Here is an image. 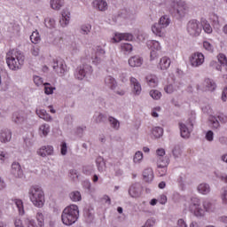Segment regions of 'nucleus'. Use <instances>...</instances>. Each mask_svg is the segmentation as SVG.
Wrapping results in <instances>:
<instances>
[{
    "label": "nucleus",
    "instance_id": "1",
    "mask_svg": "<svg viewBox=\"0 0 227 227\" xmlns=\"http://www.w3.org/2000/svg\"><path fill=\"white\" fill-rule=\"evenodd\" d=\"M203 207H201V200L197 197H192L189 205V212L193 214L198 219H203L207 215V212L212 213L215 212L216 207L215 202L210 200H205L202 202Z\"/></svg>",
    "mask_w": 227,
    "mask_h": 227
},
{
    "label": "nucleus",
    "instance_id": "2",
    "mask_svg": "<svg viewBox=\"0 0 227 227\" xmlns=\"http://www.w3.org/2000/svg\"><path fill=\"white\" fill-rule=\"evenodd\" d=\"M5 60L10 70L17 72L24 67V61H26V56L24 52L20 50L12 49L7 51Z\"/></svg>",
    "mask_w": 227,
    "mask_h": 227
},
{
    "label": "nucleus",
    "instance_id": "3",
    "mask_svg": "<svg viewBox=\"0 0 227 227\" xmlns=\"http://www.w3.org/2000/svg\"><path fill=\"white\" fill-rule=\"evenodd\" d=\"M28 198L34 207L36 208H43L45 205V192L42 186L32 185L28 189Z\"/></svg>",
    "mask_w": 227,
    "mask_h": 227
},
{
    "label": "nucleus",
    "instance_id": "4",
    "mask_svg": "<svg viewBox=\"0 0 227 227\" xmlns=\"http://www.w3.org/2000/svg\"><path fill=\"white\" fill-rule=\"evenodd\" d=\"M79 219V207L75 204H71L65 207L61 214V221L66 226L75 224Z\"/></svg>",
    "mask_w": 227,
    "mask_h": 227
},
{
    "label": "nucleus",
    "instance_id": "5",
    "mask_svg": "<svg viewBox=\"0 0 227 227\" xmlns=\"http://www.w3.org/2000/svg\"><path fill=\"white\" fill-rule=\"evenodd\" d=\"M168 12L176 17V19H184L185 15H187V12H189V7L187 6V3L185 1L179 0L178 2L172 1L167 6Z\"/></svg>",
    "mask_w": 227,
    "mask_h": 227
},
{
    "label": "nucleus",
    "instance_id": "6",
    "mask_svg": "<svg viewBox=\"0 0 227 227\" xmlns=\"http://www.w3.org/2000/svg\"><path fill=\"white\" fill-rule=\"evenodd\" d=\"M93 68L88 64H82L79 66L74 71V78L78 81H82L86 77L87 74H91Z\"/></svg>",
    "mask_w": 227,
    "mask_h": 227
},
{
    "label": "nucleus",
    "instance_id": "7",
    "mask_svg": "<svg viewBox=\"0 0 227 227\" xmlns=\"http://www.w3.org/2000/svg\"><path fill=\"white\" fill-rule=\"evenodd\" d=\"M187 33L191 36H200L201 35V25L200 21L192 20L187 23Z\"/></svg>",
    "mask_w": 227,
    "mask_h": 227
},
{
    "label": "nucleus",
    "instance_id": "8",
    "mask_svg": "<svg viewBox=\"0 0 227 227\" xmlns=\"http://www.w3.org/2000/svg\"><path fill=\"white\" fill-rule=\"evenodd\" d=\"M189 62L191 67L198 68L205 63V55L200 51L194 52L190 56Z\"/></svg>",
    "mask_w": 227,
    "mask_h": 227
},
{
    "label": "nucleus",
    "instance_id": "9",
    "mask_svg": "<svg viewBox=\"0 0 227 227\" xmlns=\"http://www.w3.org/2000/svg\"><path fill=\"white\" fill-rule=\"evenodd\" d=\"M168 166H169V158L168 156L157 158V168L160 171V176H164L166 175V171H168Z\"/></svg>",
    "mask_w": 227,
    "mask_h": 227
},
{
    "label": "nucleus",
    "instance_id": "10",
    "mask_svg": "<svg viewBox=\"0 0 227 227\" xmlns=\"http://www.w3.org/2000/svg\"><path fill=\"white\" fill-rule=\"evenodd\" d=\"M52 68L58 75L63 77L65 75V72H67V65L63 63V60H56L53 62Z\"/></svg>",
    "mask_w": 227,
    "mask_h": 227
},
{
    "label": "nucleus",
    "instance_id": "11",
    "mask_svg": "<svg viewBox=\"0 0 227 227\" xmlns=\"http://www.w3.org/2000/svg\"><path fill=\"white\" fill-rule=\"evenodd\" d=\"M27 120V115L24 112H15L12 114V121L16 125H22Z\"/></svg>",
    "mask_w": 227,
    "mask_h": 227
},
{
    "label": "nucleus",
    "instance_id": "12",
    "mask_svg": "<svg viewBox=\"0 0 227 227\" xmlns=\"http://www.w3.org/2000/svg\"><path fill=\"white\" fill-rule=\"evenodd\" d=\"M11 173L15 176V178H22L24 176V172L22 171V167L20 163L14 161L12 164Z\"/></svg>",
    "mask_w": 227,
    "mask_h": 227
},
{
    "label": "nucleus",
    "instance_id": "13",
    "mask_svg": "<svg viewBox=\"0 0 227 227\" xmlns=\"http://www.w3.org/2000/svg\"><path fill=\"white\" fill-rule=\"evenodd\" d=\"M40 157H47L54 153V147L52 145H43L36 151Z\"/></svg>",
    "mask_w": 227,
    "mask_h": 227
},
{
    "label": "nucleus",
    "instance_id": "14",
    "mask_svg": "<svg viewBox=\"0 0 227 227\" xmlns=\"http://www.w3.org/2000/svg\"><path fill=\"white\" fill-rule=\"evenodd\" d=\"M215 88H217L215 82L210 78H207L202 83L201 90L202 91H215Z\"/></svg>",
    "mask_w": 227,
    "mask_h": 227
},
{
    "label": "nucleus",
    "instance_id": "15",
    "mask_svg": "<svg viewBox=\"0 0 227 227\" xmlns=\"http://www.w3.org/2000/svg\"><path fill=\"white\" fill-rule=\"evenodd\" d=\"M12 141V130L4 129L0 130V143H10Z\"/></svg>",
    "mask_w": 227,
    "mask_h": 227
},
{
    "label": "nucleus",
    "instance_id": "16",
    "mask_svg": "<svg viewBox=\"0 0 227 227\" xmlns=\"http://www.w3.org/2000/svg\"><path fill=\"white\" fill-rule=\"evenodd\" d=\"M128 192L130 198H139V196H141V185L138 184H132Z\"/></svg>",
    "mask_w": 227,
    "mask_h": 227
},
{
    "label": "nucleus",
    "instance_id": "17",
    "mask_svg": "<svg viewBox=\"0 0 227 227\" xmlns=\"http://www.w3.org/2000/svg\"><path fill=\"white\" fill-rule=\"evenodd\" d=\"M100 56H106V50H104L102 47H98L96 56L91 57L92 63H94V65H100V63H102V59Z\"/></svg>",
    "mask_w": 227,
    "mask_h": 227
},
{
    "label": "nucleus",
    "instance_id": "18",
    "mask_svg": "<svg viewBox=\"0 0 227 227\" xmlns=\"http://www.w3.org/2000/svg\"><path fill=\"white\" fill-rule=\"evenodd\" d=\"M169 67H171V59H169V57L165 56L160 59L158 63L159 70H168Z\"/></svg>",
    "mask_w": 227,
    "mask_h": 227
},
{
    "label": "nucleus",
    "instance_id": "19",
    "mask_svg": "<svg viewBox=\"0 0 227 227\" xmlns=\"http://www.w3.org/2000/svg\"><path fill=\"white\" fill-rule=\"evenodd\" d=\"M92 6L98 12H106L108 8L107 2L106 0H94Z\"/></svg>",
    "mask_w": 227,
    "mask_h": 227
},
{
    "label": "nucleus",
    "instance_id": "20",
    "mask_svg": "<svg viewBox=\"0 0 227 227\" xmlns=\"http://www.w3.org/2000/svg\"><path fill=\"white\" fill-rule=\"evenodd\" d=\"M151 29L153 35H155L156 36L162 37L166 35V28L164 27H161L159 23H154L152 26Z\"/></svg>",
    "mask_w": 227,
    "mask_h": 227
},
{
    "label": "nucleus",
    "instance_id": "21",
    "mask_svg": "<svg viewBox=\"0 0 227 227\" xmlns=\"http://www.w3.org/2000/svg\"><path fill=\"white\" fill-rule=\"evenodd\" d=\"M197 191L199 194H202V196H207V194H210L212 188H210V184L207 183H201L197 186Z\"/></svg>",
    "mask_w": 227,
    "mask_h": 227
},
{
    "label": "nucleus",
    "instance_id": "22",
    "mask_svg": "<svg viewBox=\"0 0 227 227\" xmlns=\"http://www.w3.org/2000/svg\"><path fill=\"white\" fill-rule=\"evenodd\" d=\"M129 81H130V84L133 89V93L135 95H141L142 88H141V83L139 82V81H137V79H136L134 77H131Z\"/></svg>",
    "mask_w": 227,
    "mask_h": 227
},
{
    "label": "nucleus",
    "instance_id": "23",
    "mask_svg": "<svg viewBox=\"0 0 227 227\" xmlns=\"http://www.w3.org/2000/svg\"><path fill=\"white\" fill-rule=\"evenodd\" d=\"M146 83L150 88H157L159 86V78L154 74H148L145 77Z\"/></svg>",
    "mask_w": 227,
    "mask_h": 227
},
{
    "label": "nucleus",
    "instance_id": "24",
    "mask_svg": "<svg viewBox=\"0 0 227 227\" xmlns=\"http://www.w3.org/2000/svg\"><path fill=\"white\" fill-rule=\"evenodd\" d=\"M129 67L135 68L136 67H141L143 65V59L139 56H133L129 59L128 61Z\"/></svg>",
    "mask_w": 227,
    "mask_h": 227
},
{
    "label": "nucleus",
    "instance_id": "25",
    "mask_svg": "<svg viewBox=\"0 0 227 227\" xmlns=\"http://www.w3.org/2000/svg\"><path fill=\"white\" fill-rule=\"evenodd\" d=\"M51 132V126L47 123H43L39 126L38 134L41 137H47Z\"/></svg>",
    "mask_w": 227,
    "mask_h": 227
},
{
    "label": "nucleus",
    "instance_id": "26",
    "mask_svg": "<svg viewBox=\"0 0 227 227\" xmlns=\"http://www.w3.org/2000/svg\"><path fill=\"white\" fill-rule=\"evenodd\" d=\"M59 23L62 27H67L70 24V12L67 10L62 11V19L59 20Z\"/></svg>",
    "mask_w": 227,
    "mask_h": 227
},
{
    "label": "nucleus",
    "instance_id": "27",
    "mask_svg": "<svg viewBox=\"0 0 227 227\" xmlns=\"http://www.w3.org/2000/svg\"><path fill=\"white\" fill-rule=\"evenodd\" d=\"M209 21L212 24L213 27L219 29L221 27V23L219 21V15L215 12H211L209 14Z\"/></svg>",
    "mask_w": 227,
    "mask_h": 227
},
{
    "label": "nucleus",
    "instance_id": "28",
    "mask_svg": "<svg viewBox=\"0 0 227 227\" xmlns=\"http://www.w3.org/2000/svg\"><path fill=\"white\" fill-rule=\"evenodd\" d=\"M35 114L44 121H52V116L45 109L35 110Z\"/></svg>",
    "mask_w": 227,
    "mask_h": 227
},
{
    "label": "nucleus",
    "instance_id": "29",
    "mask_svg": "<svg viewBox=\"0 0 227 227\" xmlns=\"http://www.w3.org/2000/svg\"><path fill=\"white\" fill-rule=\"evenodd\" d=\"M65 4V0H51L50 5L52 10H55L56 12H59L61 8H63V5Z\"/></svg>",
    "mask_w": 227,
    "mask_h": 227
},
{
    "label": "nucleus",
    "instance_id": "30",
    "mask_svg": "<svg viewBox=\"0 0 227 227\" xmlns=\"http://www.w3.org/2000/svg\"><path fill=\"white\" fill-rule=\"evenodd\" d=\"M105 84L107 88H110V90H115L117 86L116 80L111 75L105 78Z\"/></svg>",
    "mask_w": 227,
    "mask_h": 227
},
{
    "label": "nucleus",
    "instance_id": "31",
    "mask_svg": "<svg viewBox=\"0 0 227 227\" xmlns=\"http://www.w3.org/2000/svg\"><path fill=\"white\" fill-rule=\"evenodd\" d=\"M179 129L181 132V137H183L184 139H187L191 136V130L187 127V125L180 122L179 123Z\"/></svg>",
    "mask_w": 227,
    "mask_h": 227
},
{
    "label": "nucleus",
    "instance_id": "32",
    "mask_svg": "<svg viewBox=\"0 0 227 227\" xmlns=\"http://www.w3.org/2000/svg\"><path fill=\"white\" fill-rule=\"evenodd\" d=\"M143 176L145 182L150 184V182L153 181V170L152 168H146L143 172Z\"/></svg>",
    "mask_w": 227,
    "mask_h": 227
},
{
    "label": "nucleus",
    "instance_id": "33",
    "mask_svg": "<svg viewBox=\"0 0 227 227\" xmlns=\"http://www.w3.org/2000/svg\"><path fill=\"white\" fill-rule=\"evenodd\" d=\"M134 51V46L131 43H124L121 44V51L125 55L130 54Z\"/></svg>",
    "mask_w": 227,
    "mask_h": 227
},
{
    "label": "nucleus",
    "instance_id": "34",
    "mask_svg": "<svg viewBox=\"0 0 227 227\" xmlns=\"http://www.w3.org/2000/svg\"><path fill=\"white\" fill-rule=\"evenodd\" d=\"M217 59L221 66L217 65L215 69L221 72V70H223V67H224L227 64L226 55L220 53L217 56Z\"/></svg>",
    "mask_w": 227,
    "mask_h": 227
},
{
    "label": "nucleus",
    "instance_id": "35",
    "mask_svg": "<svg viewBox=\"0 0 227 227\" xmlns=\"http://www.w3.org/2000/svg\"><path fill=\"white\" fill-rule=\"evenodd\" d=\"M158 23L166 29L171 24V18L168 15H163L160 18Z\"/></svg>",
    "mask_w": 227,
    "mask_h": 227
},
{
    "label": "nucleus",
    "instance_id": "36",
    "mask_svg": "<svg viewBox=\"0 0 227 227\" xmlns=\"http://www.w3.org/2000/svg\"><path fill=\"white\" fill-rule=\"evenodd\" d=\"M109 125L114 130H120V121L118 119L109 116L108 117Z\"/></svg>",
    "mask_w": 227,
    "mask_h": 227
},
{
    "label": "nucleus",
    "instance_id": "37",
    "mask_svg": "<svg viewBox=\"0 0 227 227\" xmlns=\"http://www.w3.org/2000/svg\"><path fill=\"white\" fill-rule=\"evenodd\" d=\"M147 46L152 49V51H162V46L159 41L152 40L147 42Z\"/></svg>",
    "mask_w": 227,
    "mask_h": 227
},
{
    "label": "nucleus",
    "instance_id": "38",
    "mask_svg": "<svg viewBox=\"0 0 227 227\" xmlns=\"http://www.w3.org/2000/svg\"><path fill=\"white\" fill-rule=\"evenodd\" d=\"M96 164L100 173H104V171H106V161H104V158L102 157L97 158Z\"/></svg>",
    "mask_w": 227,
    "mask_h": 227
},
{
    "label": "nucleus",
    "instance_id": "39",
    "mask_svg": "<svg viewBox=\"0 0 227 227\" xmlns=\"http://www.w3.org/2000/svg\"><path fill=\"white\" fill-rule=\"evenodd\" d=\"M209 123L212 129H217L221 128V122L217 120L216 116H214V115L209 116Z\"/></svg>",
    "mask_w": 227,
    "mask_h": 227
},
{
    "label": "nucleus",
    "instance_id": "40",
    "mask_svg": "<svg viewBox=\"0 0 227 227\" xmlns=\"http://www.w3.org/2000/svg\"><path fill=\"white\" fill-rule=\"evenodd\" d=\"M149 95L153 100H160L162 98V92L158 90H151Z\"/></svg>",
    "mask_w": 227,
    "mask_h": 227
},
{
    "label": "nucleus",
    "instance_id": "41",
    "mask_svg": "<svg viewBox=\"0 0 227 227\" xmlns=\"http://www.w3.org/2000/svg\"><path fill=\"white\" fill-rule=\"evenodd\" d=\"M69 198H70L71 201H74V202L81 201V200H82L81 192H79V191L72 192L69 194Z\"/></svg>",
    "mask_w": 227,
    "mask_h": 227
},
{
    "label": "nucleus",
    "instance_id": "42",
    "mask_svg": "<svg viewBox=\"0 0 227 227\" xmlns=\"http://www.w3.org/2000/svg\"><path fill=\"white\" fill-rule=\"evenodd\" d=\"M35 219L37 221V224L41 227L45 226V216H43V213L37 212L35 215Z\"/></svg>",
    "mask_w": 227,
    "mask_h": 227
},
{
    "label": "nucleus",
    "instance_id": "43",
    "mask_svg": "<svg viewBox=\"0 0 227 227\" xmlns=\"http://www.w3.org/2000/svg\"><path fill=\"white\" fill-rule=\"evenodd\" d=\"M81 35H90L91 33V24L87 23L80 27Z\"/></svg>",
    "mask_w": 227,
    "mask_h": 227
},
{
    "label": "nucleus",
    "instance_id": "44",
    "mask_svg": "<svg viewBox=\"0 0 227 227\" xmlns=\"http://www.w3.org/2000/svg\"><path fill=\"white\" fill-rule=\"evenodd\" d=\"M10 88V81L4 80L0 75V91H8V89Z\"/></svg>",
    "mask_w": 227,
    "mask_h": 227
},
{
    "label": "nucleus",
    "instance_id": "45",
    "mask_svg": "<svg viewBox=\"0 0 227 227\" xmlns=\"http://www.w3.org/2000/svg\"><path fill=\"white\" fill-rule=\"evenodd\" d=\"M202 27L205 33H207V35H212V31H213L212 26H210V23H208L207 20H204L202 21Z\"/></svg>",
    "mask_w": 227,
    "mask_h": 227
},
{
    "label": "nucleus",
    "instance_id": "46",
    "mask_svg": "<svg viewBox=\"0 0 227 227\" xmlns=\"http://www.w3.org/2000/svg\"><path fill=\"white\" fill-rule=\"evenodd\" d=\"M30 40L32 43H39V42L42 40L40 37V33H38V31H34L30 35Z\"/></svg>",
    "mask_w": 227,
    "mask_h": 227
},
{
    "label": "nucleus",
    "instance_id": "47",
    "mask_svg": "<svg viewBox=\"0 0 227 227\" xmlns=\"http://www.w3.org/2000/svg\"><path fill=\"white\" fill-rule=\"evenodd\" d=\"M24 223L27 227H41L33 218H26Z\"/></svg>",
    "mask_w": 227,
    "mask_h": 227
},
{
    "label": "nucleus",
    "instance_id": "48",
    "mask_svg": "<svg viewBox=\"0 0 227 227\" xmlns=\"http://www.w3.org/2000/svg\"><path fill=\"white\" fill-rule=\"evenodd\" d=\"M93 120L96 123H102L104 121V120H106V115H104L101 113L97 112L93 116Z\"/></svg>",
    "mask_w": 227,
    "mask_h": 227
},
{
    "label": "nucleus",
    "instance_id": "49",
    "mask_svg": "<svg viewBox=\"0 0 227 227\" xmlns=\"http://www.w3.org/2000/svg\"><path fill=\"white\" fill-rule=\"evenodd\" d=\"M152 132L154 137H162V134H164V129L161 127H154Z\"/></svg>",
    "mask_w": 227,
    "mask_h": 227
},
{
    "label": "nucleus",
    "instance_id": "50",
    "mask_svg": "<svg viewBox=\"0 0 227 227\" xmlns=\"http://www.w3.org/2000/svg\"><path fill=\"white\" fill-rule=\"evenodd\" d=\"M14 203L19 210V213L21 215H24V203L22 202V200L16 199V200H14Z\"/></svg>",
    "mask_w": 227,
    "mask_h": 227
},
{
    "label": "nucleus",
    "instance_id": "51",
    "mask_svg": "<svg viewBox=\"0 0 227 227\" xmlns=\"http://www.w3.org/2000/svg\"><path fill=\"white\" fill-rule=\"evenodd\" d=\"M49 43H52V45H59V42H61V37H58L54 35H51L49 36Z\"/></svg>",
    "mask_w": 227,
    "mask_h": 227
},
{
    "label": "nucleus",
    "instance_id": "52",
    "mask_svg": "<svg viewBox=\"0 0 227 227\" xmlns=\"http://www.w3.org/2000/svg\"><path fill=\"white\" fill-rule=\"evenodd\" d=\"M43 86L45 95H52V93H54V90H56V88L51 86V83H43Z\"/></svg>",
    "mask_w": 227,
    "mask_h": 227
},
{
    "label": "nucleus",
    "instance_id": "53",
    "mask_svg": "<svg viewBox=\"0 0 227 227\" xmlns=\"http://www.w3.org/2000/svg\"><path fill=\"white\" fill-rule=\"evenodd\" d=\"M45 26L49 27V29H54V27H56V20L52 18H48L45 20Z\"/></svg>",
    "mask_w": 227,
    "mask_h": 227
},
{
    "label": "nucleus",
    "instance_id": "54",
    "mask_svg": "<svg viewBox=\"0 0 227 227\" xmlns=\"http://www.w3.org/2000/svg\"><path fill=\"white\" fill-rule=\"evenodd\" d=\"M141 160H143V152L137 151L134 155L133 162H135V164H139Z\"/></svg>",
    "mask_w": 227,
    "mask_h": 227
},
{
    "label": "nucleus",
    "instance_id": "55",
    "mask_svg": "<svg viewBox=\"0 0 227 227\" xmlns=\"http://www.w3.org/2000/svg\"><path fill=\"white\" fill-rule=\"evenodd\" d=\"M164 91L168 95H171V93H175V91H176V87H175V85L172 83L168 84L164 87Z\"/></svg>",
    "mask_w": 227,
    "mask_h": 227
},
{
    "label": "nucleus",
    "instance_id": "56",
    "mask_svg": "<svg viewBox=\"0 0 227 227\" xmlns=\"http://www.w3.org/2000/svg\"><path fill=\"white\" fill-rule=\"evenodd\" d=\"M123 40V34L115 33L114 36L111 39L112 43H118Z\"/></svg>",
    "mask_w": 227,
    "mask_h": 227
},
{
    "label": "nucleus",
    "instance_id": "57",
    "mask_svg": "<svg viewBox=\"0 0 227 227\" xmlns=\"http://www.w3.org/2000/svg\"><path fill=\"white\" fill-rule=\"evenodd\" d=\"M203 48L205 51H207V52H214V45L207 41L203 42Z\"/></svg>",
    "mask_w": 227,
    "mask_h": 227
},
{
    "label": "nucleus",
    "instance_id": "58",
    "mask_svg": "<svg viewBox=\"0 0 227 227\" xmlns=\"http://www.w3.org/2000/svg\"><path fill=\"white\" fill-rule=\"evenodd\" d=\"M220 198L223 205H227V189H223L221 192Z\"/></svg>",
    "mask_w": 227,
    "mask_h": 227
},
{
    "label": "nucleus",
    "instance_id": "59",
    "mask_svg": "<svg viewBox=\"0 0 227 227\" xmlns=\"http://www.w3.org/2000/svg\"><path fill=\"white\" fill-rule=\"evenodd\" d=\"M218 121L222 123V125L226 124L227 122V115L225 114H217Z\"/></svg>",
    "mask_w": 227,
    "mask_h": 227
},
{
    "label": "nucleus",
    "instance_id": "60",
    "mask_svg": "<svg viewBox=\"0 0 227 227\" xmlns=\"http://www.w3.org/2000/svg\"><path fill=\"white\" fill-rule=\"evenodd\" d=\"M172 153L175 159H178L179 157L182 156V149H180V147H175L172 151Z\"/></svg>",
    "mask_w": 227,
    "mask_h": 227
},
{
    "label": "nucleus",
    "instance_id": "61",
    "mask_svg": "<svg viewBox=\"0 0 227 227\" xmlns=\"http://www.w3.org/2000/svg\"><path fill=\"white\" fill-rule=\"evenodd\" d=\"M34 82L35 84V86H42L43 83V78L38 76V75H35L34 76Z\"/></svg>",
    "mask_w": 227,
    "mask_h": 227
},
{
    "label": "nucleus",
    "instance_id": "62",
    "mask_svg": "<svg viewBox=\"0 0 227 227\" xmlns=\"http://www.w3.org/2000/svg\"><path fill=\"white\" fill-rule=\"evenodd\" d=\"M69 177L73 180H77L79 178V174L77 173V170L75 169L69 170Z\"/></svg>",
    "mask_w": 227,
    "mask_h": 227
},
{
    "label": "nucleus",
    "instance_id": "63",
    "mask_svg": "<svg viewBox=\"0 0 227 227\" xmlns=\"http://www.w3.org/2000/svg\"><path fill=\"white\" fill-rule=\"evenodd\" d=\"M122 40H125L126 42H132V40H134V35L129 33L122 34Z\"/></svg>",
    "mask_w": 227,
    "mask_h": 227
},
{
    "label": "nucleus",
    "instance_id": "64",
    "mask_svg": "<svg viewBox=\"0 0 227 227\" xmlns=\"http://www.w3.org/2000/svg\"><path fill=\"white\" fill-rule=\"evenodd\" d=\"M9 155L8 153L6 152H0V162L1 164H4V160H6V159H9Z\"/></svg>",
    "mask_w": 227,
    "mask_h": 227
}]
</instances>
